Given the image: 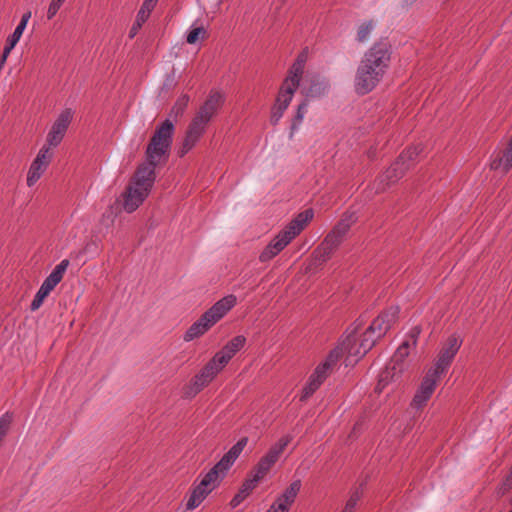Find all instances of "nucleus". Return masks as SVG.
Here are the masks:
<instances>
[{"mask_svg":"<svg viewBox=\"0 0 512 512\" xmlns=\"http://www.w3.org/2000/svg\"><path fill=\"white\" fill-rule=\"evenodd\" d=\"M175 132L174 124L166 119L156 127L146 151V162L140 164L122 194L123 209L132 213L148 197L156 179L155 168L168 161Z\"/></svg>","mask_w":512,"mask_h":512,"instance_id":"nucleus-1","label":"nucleus"},{"mask_svg":"<svg viewBox=\"0 0 512 512\" xmlns=\"http://www.w3.org/2000/svg\"><path fill=\"white\" fill-rule=\"evenodd\" d=\"M390 60V45L384 41L374 43L365 52L357 68L355 76L356 92L364 95L372 91L386 73Z\"/></svg>","mask_w":512,"mask_h":512,"instance_id":"nucleus-2","label":"nucleus"},{"mask_svg":"<svg viewBox=\"0 0 512 512\" xmlns=\"http://www.w3.org/2000/svg\"><path fill=\"white\" fill-rule=\"evenodd\" d=\"M248 443V438L243 437L234 444L227 453L207 472L200 482L192 489L186 503L189 510L197 508L204 499L220 484L230 467L234 464Z\"/></svg>","mask_w":512,"mask_h":512,"instance_id":"nucleus-3","label":"nucleus"},{"mask_svg":"<svg viewBox=\"0 0 512 512\" xmlns=\"http://www.w3.org/2000/svg\"><path fill=\"white\" fill-rule=\"evenodd\" d=\"M314 216L312 209L299 213L263 249L259 255L261 263L268 262L283 251L298 236Z\"/></svg>","mask_w":512,"mask_h":512,"instance_id":"nucleus-4","label":"nucleus"},{"mask_svg":"<svg viewBox=\"0 0 512 512\" xmlns=\"http://www.w3.org/2000/svg\"><path fill=\"white\" fill-rule=\"evenodd\" d=\"M305 63L306 56L304 54H300L290 67L288 74L280 87L276 103L272 110L271 121L273 124H276L283 116L284 111L288 108L294 93L298 89L304 73Z\"/></svg>","mask_w":512,"mask_h":512,"instance_id":"nucleus-5","label":"nucleus"},{"mask_svg":"<svg viewBox=\"0 0 512 512\" xmlns=\"http://www.w3.org/2000/svg\"><path fill=\"white\" fill-rule=\"evenodd\" d=\"M361 327L360 322H355L353 327L348 329V334L341 342V347L344 353L347 354L346 360L351 362H357L363 357L375 344V337H369L365 333L361 336V339L356 338V333Z\"/></svg>","mask_w":512,"mask_h":512,"instance_id":"nucleus-6","label":"nucleus"},{"mask_svg":"<svg viewBox=\"0 0 512 512\" xmlns=\"http://www.w3.org/2000/svg\"><path fill=\"white\" fill-rule=\"evenodd\" d=\"M69 266V260L63 259L59 264L55 266L52 272L46 277L37 291L34 299L31 302L30 309L31 311L38 310L45 298L50 294L52 290L61 282L64 277V274Z\"/></svg>","mask_w":512,"mask_h":512,"instance_id":"nucleus-7","label":"nucleus"},{"mask_svg":"<svg viewBox=\"0 0 512 512\" xmlns=\"http://www.w3.org/2000/svg\"><path fill=\"white\" fill-rule=\"evenodd\" d=\"M69 266V260L63 259L59 264L55 266L52 272L46 277L37 291L34 299L31 302L30 309L31 311L38 310L45 298L50 294L52 290L61 282L64 277V274Z\"/></svg>","mask_w":512,"mask_h":512,"instance_id":"nucleus-8","label":"nucleus"},{"mask_svg":"<svg viewBox=\"0 0 512 512\" xmlns=\"http://www.w3.org/2000/svg\"><path fill=\"white\" fill-rule=\"evenodd\" d=\"M410 341L404 340L394 353L390 366L380 374L378 387L384 388L390 381L397 380L405 369V359L410 352Z\"/></svg>","mask_w":512,"mask_h":512,"instance_id":"nucleus-9","label":"nucleus"},{"mask_svg":"<svg viewBox=\"0 0 512 512\" xmlns=\"http://www.w3.org/2000/svg\"><path fill=\"white\" fill-rule=\"evenodd\" d=\"M292 441L291 435L281 437L274 445H272L267 453L260 458L252 473L257 475V478L263 479L275 463L279 460L280 456Z\"/></svg>","mask_w":512,"mask_h":512,"instance_id":"nucleus-10","label":"nucleus"},{"mask_svg":"<svg viewBox=\"0 0 512 512\" xmlns=\"http://www.w3.org/2000/svg\"><path fill=\"white\" fill-rule=\"evenodd\" d=\"M440 378L441 375L431 369H428L411 401L410 405L412 408L418 410L426 406L427 402L433 395Z\"/></svg>","mask_w":512,"mask_h":512,"instance_id":"nucleus-11","label":"nucleus"},{"mask_svg":"<svg viewBox=\"0 0 512 512\" xmlns=\"http://www.w3.org/2000/svg\"><path fill=\"white\" fill-rule=\"evenodd\" d=\"M399 315V308L391 306L376 317L364 332L369 337H375V341L384 336L386 332L396 323Z\"/></svg>","mask_w":512,"mask_h":512,"instance_id":"nucleus-12","label":"nucleus"},{"mask_svg":"<svg viewBox=\"0 0 512 512\" xmlns=\"http://www.w3.org/2000/svg\"><path fill=\"white\" fill-rule=\"evenodd\" d=\"M461 345L462 340L456 335H451L442 346L437 361L430 369L442 376L451 365Z\"/></svg>","mask_w":512,"mask_h":512,"instance_id":"nucleus-13","label":"nucleus"},{"mask_svg":"<svg viewBox=\"0 0 512 512\" xmlns=\"http://www.w3.org/2000/svg\"><path fill=\"white\" fill-rule=\"evenodd\" d=\"M72 119L73 111L70 108L64 109L59 114L46 137L45 145L49 147V151H51V147H57L62 142Z\"/></svg>","mask_w":512,"mask_h":512,"instance_id":"nucleus-14","label":"nucleus"},{"mask_svg":"<svg viewBox=\"0 0 512 512\" xmlns=\"http://www.w3.org/2000/svg\"><path fill=\"white\" fill-rule=\"evenodd\" d=\"M209 123L194 116L188 125L182 145L178 151L180 157L186 155L204 135Z\"/></svg>","mask_w":512,"mask_h":512,"instance_id":"nucleus-15","label":"nucleus"},{"mask_svg":"<svg viewBox=\"0 0 512 512\" xmlns=\"http://www.w3.org/2000/svg\"><path fill=\"white\" fill-rule=\"evenodd\" d=\"M52 156V151H49V147L46 145H44L39 150L36 158L33 160L28 170L27 185L29 187L34 186L44 174L51 162Z\"/></svg>","mask_w":512,"mask_h":512,"instance_id":"nucleus-16","label":"nucleus"},{"mask_svg":"<svg viewBox=\"0 0 512 512\" xmlns=\"http://www.w3.org/2000/svg\"><path fill=\"white\" fill-rule=\"evenodd\" d=\"M224 101L225 97L221 92L217 90H211L207 99L200 106L195 116L209 123L211 119L217 114L218 110L223 106Z\"/></svg>","mask_w":512,"mask_h":512,"instance_id":"nucleus-17","label":"nucleus"},{"mask_svg":"<svg viewBox=\"0 0 512 512\" xmlns=\"http://www.w3.org/2000/svg\"><path fill=\"white\" fill-rule=\"evenodd\" d=\"M222 370L212 359L203 367V369L193 378L190 389L193 394L199 393L206 387Z\"/></svg>","mask_w":512,"mask_h":512,"instance_id":"nucleus-18","label":"nucleus"},{"mask_svg":"<svg viewBox=\"0 0 512 512\" xmlns=\"http://www.w3.org/2000/svg\"><path fill=\"white\" fill-rule=\"evenodd\" d=\"M330 371L325 365L320 363L310 375L307 384L302 389L301 401H306L321 386L325 379L330 375Z\"/></svg>","mask_w":512,"mask_h":512,"instance_id":"nucleus-19","label":"nucleus"},{"mask_svg":"<svg viewBox=\"0 0 512 512\" xmlns=\"http://www.w3.org/2000/svg\"><path fill=\"white\" fill-rule=\"evenodd\" d=\"M236 303L237 298L235 295H227L218 300L204 314L210 320V322L215 325L236 305Z\"/></svg>","mask_w":512,"mask_h":512,"instance_id":"nucleus-20","label":"nucleus"},{"mask_svg":"<svg viewBox=\"0 0 512 512\" xmlns=\"http://www.w3.org/2000/svg\"><path fill=\"white\" fill-rule=\"evenodd\" d=\"M410 169V165H404L399 159H397L380 177L381 183H385L386 186L397 182L402 178L407 170Z\"/></svg>","mask_w":512,"mask_h":512,"instance_id":"nucleus-21","label":"nucleus"},{"mask_svg":"<svg viewBox=\"0 0 512 512\" xmlns=\"http://www.w3.org/2000/svg\"><path fill=\"white\" fill-rule=\"evenodd\" d=\"M212 326V322L203 313L201 317L194 322L185 332L183 339L186 342H190L200 336L204 335Z\"/></svg>","mask_w":512,"mask_h":512,"instance_id":"nucleus-22","label":"nucleus"},{"mask_svg":"<svg viewBox=\"0 0 512 512\" xmlns=\"http://www.w3.org/2000/svg\"><path fill=\"white\" fill-rule=\"evenodd\" d=\"M343 238L335 231H331L318 247L317 252L322 257L323 261L328 259L332 252L340 245Z\"/></svg>","mask_w":512,"mask_h":512,"instance_id":"nucleus-23","label":"nucleus"},{"mask_svg":"<svg viewBox=\"0 0 512 512\" xmlns=\"http://www.w3.org/2000/svg\"><path fill=\"white\" fill-rule=\"evenodd\" d=\"M31 16H32L31 11H26L25 13H23V15L21 16V20L18 23V25L16 26L14 32L7 37L6 43H5L6 46L14 49V47L17 45L20 38L22 37Z\"/></svg>","mask_w":512,"mask_h":512,"instance_id":"nucleus-24","label":"nucleus"},{"mask_svg":"<svg viewBox=\"0 0 512 512\" xmlns=\"http://www.w3.org/2000/svg\"><path fill=\"white\" fill-rule=\"evenodd\" d=\"M356 220L357 217L355 213L347 211L343 214L341 220L333 228V231H335L338 235L344 238V236L347 234V232L350 230L351 226L356 222Z\"/></svg>","mask_w":512,"mask_h":512,"instance_id":"nucleus-25","label":"nucleus"},{"mask_svg":"<svg viewBox=\"0 0 512 512\" xmlns=\"http://www.w3.org/2000/svg\"><path fill=\"white\" fill-rule=\"evenodd\" d=\"M422 151L423 147L421 144L409 147L404 150L397 159H399L404 165L409 164L411 168L416 163Z\"/></svg>","mask_w":512,"mask_h":512,"instance_id":"nucleus-26","label":"nucleus"},{"mask_svg":"<svg viewBox=\"0 0 512 512\" xmlns=\"http://www.w3.org/2000/svg\"><path fill=\"white\" fill-rule=\"evenodd\" d=\"M501 167L504 171H508L512 167V139L503 152V155L498 160L492 162L493 169H499Z\"/></svg>","mask_w":512,"mask_h":512,"instance_id":"nucleus-27","label":"nucleus"},{"mask_svg":"<svg viewBox=\"0 0 512 512\" xmlns=\"http://www.w3.org/2000/svg\"><path fill=\"white\" fill-rule=\"evenodd\" d=\"M155 6L156 3L153 0H144L136 16L138 27H141L146 22Z\"/></svg>","mask_w":512,"mask_h":512,"instance_id":"nucleus-28","label":"nucleus"},{"mask_svg":"<svg viewBox=\"0 0 512 512\" xmlns=\"http://www.w3.org/2000/svg\"><path fill=\"white\" fill-rule=\"evenodd\" d=\"M343 355H344L343 348L341 347V345H339L336 348H334L332 351H330V353L328 354L326 359L322 362V364L325 365V367H327L330 371H333L334 368L336 367L337 363L339 362L340 358Z\"/></svg>","mask_w":512,"mask_h":512,"instance_id":"nucleus-29","label":"nucleus"},{"mask_svg":"<svg viewBox=\"0 0 512 512\" xmlns=\"http://www.w3.org/2000/svg\"><path fill=\"white\" fill-rule=\"evenodd\" d=\"M235 354V352H233L225 345L219 352H217L213 356L212 360L216 364H218V367L223 369Z\"/></svg>","mask_w":512,"mask_h":512,"instance_id":"nucleus-30","label":"nucleus"},{"mask_svg":"<svg viewBox=\"0 0 512 512\" xmlns=\"http://www.w3.org/2000/svg\"><path fill=\"white\" fill-rule=\"evenodd\" d=\"M235 354V352H233L225 345L219 352H217L213 356L212 360L216 364H218V367L223 369Z\"/></svg>","mask_w":512,"mask_h":512,"instance_id":"nucleus-31","label":"nucleus"},{"mask_svg":"<svg viewBox=\"0 0 512 512\" xmlns=\"http://www.w3.org/2000/svg\"><path fill=\"white\" fill-rule=\"evenodd\" d=\"M189 101L190 97L187 94H182L179 96L171 108L170 115L174 116L175 118L181 117L186 110Z\"/></svg>","mask_w":512,"mask_h":512,"instance_id":"nucleus-32","label":"nucleus"},{"mask_svg":"<svg viewBox=\"0 0 512 512\" xmlns=\"http://www.w3.org/2000/svg\"><path fill=\"white\" fill-rule=\"evenodd\" d=\"M374 27H375V23L372 20L362 23L358 27L356 40L359 43L366 42L369 39L370 34L373 31Z\"/></svg>","mask_w":512,"mask_h":512,"instance_id":"nucleus-33","label":"nucleus"},{"mask_svg":"<svg viewBox=\"0 0 512 512\" xmlns=\"http://www.w3.org/2000/svg\"><path fill=\"white\" fill-rule=\"evenodd\" d=\"M301 481L299 479L293 481L281 494V496L287 499L290 503H294L300 489H301Z\"/></svg>","mask_w":512,"mask_h":512,"instance_id":"nucleus-34","label":"nucleus"},{"mask_svg":"<svg viewBox=\"0 0 512 512\" xmlns=\"http://www.w3.org/2000/svg\"><path fill=\"white\" fill-rule=\"evenodd\" d=\"M207 36V31L204 27H193L187 34L186 41L189 44H195L200 39L203 40Z\"/></svg>","mask_w":512,"mask_h":512,"instance_id":"nucleus-35","label":"nucleus"},{"mask_svg":"<svg viewBox=\"0 0 512 512\" xmlns=\"http://www.w3.org/2000/svg\"><path fill=\"white\" fill-rule=\"evenodd\" d=\"M292 503L279 495L266 512H288Z\"/></svg>","mask_w":512,"mask_h":512,"instance_id":"nucleus-36","label":"nucleus"},{"mask_svg":"<svg viewBox=\"0 0 512 512\" xmlns=\"http://www.w3.org/2000/svg\"><path fill=\"white\" fill-rule=\"evenodd\" d=\"M261 478H257V475L252 473L251 478L247 479L239 491L243 496L247 497L257 486Z\"/></svg>","mask_w":512,"mask_h":512,"instance_id":"nucleus-37","label":"nucleus"},{"mask_svg":"<svg viewBox=\"0 0 512 512\" xmlns=\"http://www.w3.org/2000/svg\"><path fill=\"white\" fill-rule=\"evenodd\" d=\"M360 498H361V492L358 489H356L355 491H353L350 494V496H349L348 500L346 501V504H345L344 508L341 510V512H354Z\"/></svg>","mask_w":512,"mask_h":512,"instance_id":"nucleus-38","label":"nucleus"},{"mask_svg":"<svg viewBox=\"0 0 512 512\" xmlns=\"http://www.w3.org/2000/svg\"><path fill=\"white\" fill-rule=\"evenodd\" d=\"M246 343V338L242 335L235 336L232 338L226 346L231 349L233 352L237 353L239 350H241Z\"/></svg>","mask_w":512,"mask_h":512,"instance_id":"nucleus-39","label":"nucleus"},{"mask_svg":"<svg viewBox=\"0 0 512 512\" xmlns=\"http://www.w3.org/2000/svg\"><path fill=\"white\" fill-rule=\"evenodd\" d=\"M306 111H307V103L303 102L297 108V113H296L295 119L293 120V123L291 126L292 132L294 130H296L298 128V126L300 125V123L302 122Z\"/></svg>","mask_w":512,"mask_h":512,"instance_id":"nucleus-40","label":"nucleus"},{"mask_svg":"<svg viewBox=\"0 0 512 512\" xmlns=\"http://www.w3.org/2000/svg\"><path fill=\"white\" fill-rule=\"evenodd\" d=\"M66 0H52L47 10V18L51 20Z\"/></svg>","mask_w":512,"mask_h":512,"instance_id":"nucleus-41","label":"nucleus"},{"mask_svg":"<svg viewBox=\"0 0 512 512\" xmlns=\"http://www.w3.org/2000/svg\"><path fill=\"white\" fill-rule=\"evenodd\" d=\"M421 334V327L420 326H414L410 329L407 339L410 341V346L415 347L419 338V335Z\"/></svg>","mask_w":512,"mask_h":512,"instance_id":"nucleus-42","label":"nucleus"},{"mask_svg":"<svg viewBox=\"0 0 512 512\" xmlns=\"http://www.w3.org/2000/svg\"><path fill=\"white\" fill-rule=\"evenodd\" d=\"M12 50H13L12 48H10V47H8L6 45L4 46L3 53H2V55L0 57V70L5 65L6 60H7L8 56L11 53Z\"/></svg>","mask_w":512,"mask_h":512,"instance_id":"nucleus-43","label":"nucleus"},{"mask_svg":"<svg viewBox=\"0 0 512 512\" xmlns=\"http://www.w3.org/2000/svg\"><path fill=\"white\" fill-rule=\"evenodd\" d=\"M246 497L243 496L241 493H238L234 496V498L232 499L231 501V505L233 507H236L237 505H239Z\"/></svg>","mask_w":512,"mask_h":512,"instance_id":"nucleus-44","label":"nucleus"},{"mask_svg":"<svg viewBox=\"0 0 512 512\" xmlns=\"http://www.w3.org/2000/svg\"><path fill=\"white\" fill-rule=\"evenodd\" d=\"M140 28L141 27L137 26V20H136L135 23L133 24L132 28L130 29L129 37L134 38Z\"/></svg>","mask_w":512,"mask_h":512,"instance_id":"nucleus-45","label":"nucleus"},{"mask_svg":"<svg viewBox=\"0 0 512 512\" xmlns=\"http://www.w3.org/2000/svg\"><path fill=\"white\" fill-rule=\"evenodd\" d=\"M506 482L509 484V485H512V467H511V471L509 473V475L507 476L506 478Z\"/></svg>","mask_w":512,"mask_h":512,"instance_id":"nucleus-46","label":"nucleus"},{"mask_svg":"<svg viewBox=\"0 0 512 512\" xmlns=\"http://www.w3.org/2000/svg\"><path fill=\"white\" fill-rule=\"evenodd\" d=\"M307 95H308V96H316V93H315V91H314L313 87H311V88L309 89V91L307 92Z\"/></svg>","mask_w":512,"mask_h":512,"instance_id":"nucleus-47","label":"nucleus"},{"mask_svg":"<svg viewBox=\"0 0 512 512\" xmlns=\"http://www.w3.org/2000/svg\"><path fill=\"white\" fill-rule=\"evenodd\" d=\"M153 2H155L157 4L158 0H153Z\"/></svg>","mask_w":512,"mask_h":512,"instance_id":"nucleus-48","label":"nucleus"},{"mask_svg":"<svg viewBox=\"0 0 512 512\" xmlns=\"http://www.w3.org/2000/svg\"><path fill=\"white\" fill-rule=\"evenodd\" d=\"M509 512H512V509Z\"/></svg>","mask_w":512,"mask_h":512,"instance_id":"nucleus-49","label":"nucleus"}]
</instances>
